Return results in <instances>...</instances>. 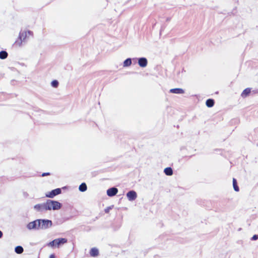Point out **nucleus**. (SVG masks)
Masks as SVG:
<instances>
[{"mask_svg":"<svg viewBox=\"0 0 258 258\" xmlns=\"http://www.w3.org/2000/svg\"><path fill=\"white\" fill-rule=\"evenodd\" d=\"M32 35V32L28 30V31H21L19 33L18 40H16L15 42V44L21 47L22 45L23 42H25L27 38L29 37V36Z\"/></svg>","mask_w":258,"mask_h":258,"instance_id":"nucleus-1","label":"nucleus"},{"mask_svg":"<svg viewBox=\"0 0 258 258\" xmlns=\"http://www.w3.org/2000/svg\"><path fill=\"white\" fill-rule=\"evenodd\" d=\"M52 225L51 220L48 219H39V230H45Z\"/></svg>","mask_w":258,"mask_h":258,"instance_id":"nucleus-2","label":"nucleus"},{"mask_svg":"<svg viewBox=\"0 0 258 258\" xmlns=\"http://www.w3.org/2000/svg\"><path fill=\"white\" fill-rule=\"evenodd\" d=\"M49 210H57L61 208V204L58 201L47 200Z\"/></svg>","mask_w":258,"mask_h":258,"instance_id":"nucleus-3","label":"nucleus"},{"mask_svg":"<svg viewBox=\"0 0 258 258\" xmlns=\"http://www.w3.org/2000/svg\"><path fill=\"white\" fill-rule=\"evenodd\" d=\"M67 242V239L64 238H60L55 239L52 241L50 242L48 245L50 246H59L60 244H64Z\"/></svg>","mask_w":258,"mask_h":258,"instance_id":"nucleus-4","label":"nucleus"},{"mask_svg":"<svg viewBox=\"0 0 258 258\" xmlns=\"http://www.w3.org/2000/svg\"><path fill=\"white\" fill-rule=\"evenodd\" d=\"M26 227L29 230H39V219H37L33 221L29 222L28 224H27Z\"/></svg>","mask_w":258,"mask_h":258,"instance_id":"nucleus-5","label":"nucleus"},{"mask_svg":"<svg viewBox=\"0 0 258 258\" xmlns=\"http://www.w3.org/2000/svg\"><path fill=\"white\" fill-rule=\"evenodd\" d=\"M61 192V189L59 188H55L54 189L52 190L51 191L48 193L46 194V197L49 198H53L55 196H57Z\"/></svg>","mask_w":258,"mask_h":258,"instance_id":"nucleus-6","label":"nucleus"},{"mask_svg":"<svg viewBox=\"0 0 258 258\" xmlns=\"http://www.w3.org/2000/svg\"><path fill=\"white\" fill-rule=\"evenodd\" d=\"M126 197L130 201H133L137 198V194L135 191L130 190L127 192Z\"/></svg>","mask_w":258,"mask_h":258,"instance_id":"nucleus-7","label":"nucleus"},{"mask_svg":"<svg viewBox=\"0 0 258 258\" xmlns=\"http://www.w3.org/2000/svg\"><path fill=\"white\" fill-rule=\"evenodd\" d=\"M118 192V189L115 187L109 188L107 190V195L109 197H113Z\"/></svg>","mask_w":258,"mask_h":258,"instance_id":"nucleus-8","label":"nucleus"},{"mask_svg":"<svg viewBox=\"0 0 258 258\" xmlns=\"http://www.w3.org/2000/svg\"><path fill=\"white\" fill-rule=\"evenodd\" d=\"M148 60L146 57H140L138 59V64L142 68H145L147 66Z\"/></svg>","mask_w":258,"mask_h":258,"instance_id":"nucleus-9","label":"nucleus"},{"mask_svg":"<svg viewBox=\"0 0 258 258\" xmlns=\"http://www.w3.org/2000/svg\"><path fill=\"white\" fill-rule=\"evenodd\" d=\"M169 92L171 93H174V94H183L184 93V91L183 89L181 88H173L171 89L169 91Z\"/></svg>","mask_w":258,"mask_h":258,"instance_id":"nucleus-10","label":"nucleus"},{"mask_svg":"<svg viewBox=\"0 0 258 258\" xmlns=\"http://www.w3.org/2000/svg\"><path fill=\"white\" fill-rule=\"evenodd\" d=\"M99 254L98 249L95 247L92 248L90 251V254L91 256L95 257Z\"/></svg>","mask_w":258,"mask_h":258,"instance_id":"nucleus-11","label":"nucleus"},{"mask_svg":"<svg viewBox=\"0 0 258 258\" xmlns=\"http://www.w3.org/2000/svg\"><path fill=\"white\" fill-rule=\"evenodd\" d=\"M251 89L249 88L245 89L242 92L241 96L243 98H245L250 93Z\"/></svg>","mask_w":258,"mask_h":258,"instance_id":"nucleus-12","label":"nucleus"},{"mask_svg":"<svg viewBox=\"0 0 258 258\" xmlns=\"http://www.w3.org/2000/svg\"><path fill=\"white\" fill-rule=\"evenodd\" d=\"M164 172L166 175L171 176L173 174V170L170 167H166L164 169Z\"/></svg>","mask_w":258,"mask_h":258,"instance_id":"nucleus-13","label":"nucleus"},{"mask_svg":"<svg viewBox=\"0 0 258 258\" xmlns=\"http://www.w3.org/2000/svg\"><path fill=\"white\" fill-rule=\"evenodd\" d=\"M214 100L213 99H208L206 102V105L208 107H212L214 105Z\"/></svg>","mask_w":258,"mask_h":258,"instance_id":"nucleus-14","label":"nucleus"},{"mask_svg":"<svg viewBox=\"0 0 258 258\" xmlns=\"http://www.w3.org/2000/svg\"><path fill=\"white\" fill-rule=\"evenodd\" d=\"M87 186L85 182L82 183L79 187V189L81 192H84L87 190Z\"/></svg>","mask_w":258,"mask_h":258,"instance_id":"nucleus-15","label":"nucleus"},{"mask_svg":"<svg viewBox=\"0 0 258 258\" xmlns=\"http://www.w3.org/2000/svg\"><path fill=\"white\" fill-rule=\"evenodd\" d=\"M232 182H233V187L234 190L237 192L239 191V188L237 185V182L236 179L235 178H233Z\"/></svg>","mask_w":258,"mask_h":258,"instance_id":"nucleus-16","label":"nucleus"},{"mask_svg":"<svg viewBox=\"0 0 258 258\" xmlns=\"http://www.w3.org/2000/svg\"><path fill=\"white\" fill-rule=\"evenodd\" d=\"M23 251L24 249L22 246L18 245L15 248V251L17 254H21Z\"/></svg>","mask_w":258,"mask_h":258,"instance_id":"nucleus-17","label":"nucleus"},{"mask_svg":"<svg viewBox=\"0 0 258 258\" xmlns=\"http://www.w3.org/2000/svg\"><path fill=\"white\" fill-rule=\"evenodd\" d=\"M8 54L6 51L2 50L0 51V58L4 59L8 57Z\"/></svg>","mask_w":258,"mask_h":258,"instance_id":"nucleus-18","label":"nucleus"},{"mask_svg":"<svg viewBox=\"0 0 258 258\" xmlns=\"http://www.w3.org/2000/svg\"><path fill=\"white\" fill-rule=\"evenodd\" d=\"M131 64H132V59L131 58H128L126 59L123 61V67H129L131 65Z\"/></svg>","mask_w":258,"mask_h":258,"instance_id":"nucleus-19","label":"nucleus"},{"mask_svg":"<svg viewBox=\"0 0 258 258\" xmlns=\"http://www.w3.org/2000/svg\"><path fill=\"white\" fill-rule=\"evenodd\" d=\"M41 205L42 211L49 210V206H48L47 201L45 203L41 204Z\"/></svg>","mask_w":258,"mask_h":258,"instance_id":"nucleus-20","label":"nucleus"},{"mask_svg":"<svg viewBox=\"0 0 258 258\" xmlns=\"http://www.w3.org/2000/svg\"><path fill=\"white\" fill-rule=\"evenodd\" d=\"M34 209L38 212H41L42 211L41 204H36L34 206Z\"/></svg>","mask_w":258,"mask_h":258,"instance_id":"nucleus-21","label":"nucleus"},{"mask_svg":"<svg viewBox=\"0 0 258 258\" xmlns=\"http://www.w3.org/2000/svg\"><path fill=\"white\" fill-rule=\"evenodd\" d=\"M58 82L56 80H53L51 82V85L53 88H57L58 86Z\"/></svg>","mask_w":258,"mask_h":258,"instance_id":"nucleus-22","label":"nucleus"},{"mask_svg":"<svg viewBox=\"0 0 258 258\" xmlns=\"http://www.w3.org/2000/svg\"><path fill=\"white\" fill-rule=\"evenodd\" d=\"M258 239V234L257 235H254L252 236V237L251 238V240H256Z\"/></svg>","mask_w":258,"mask_h":258,"instance_id":"nucleus-23","label":"nucleus"},{"mask_svg":"<svg viewBox=\"0 0 258 258\" xmlns=\"http://www.w3.org/2000/svg\"><path fill=\"white\" fill-rule=\"evenodd\" d=\"M111 209V208L110 207H107L106 209H105L104 212L106 213H109V212Z\"/></svg>","mask_w":258,"mask_h":258,"instance_id":"nucleus-24","label":"nucleus"},{"mask_svg":"<svg viewBox=\"0 0 258 258\" xmlns=\"http://www.w3.org/2000/svg\"><path fill=\"white\" fill-rule=\"evenodd\" d=\"M50 175V173L49 172H44V173H43L41 175V176L42 177H44V176H45L46 175Z\"/></svg>","mask_w":258,"mask_h":258,"instance_id":"nucleus-25","label":"nucleus"},{"mask_svg":"<svg viewBox=\"0 0 258 258\" xmlns=\"http://www.w3.org/2000/svg\"><path fill=\"white\" fill-rule=\"evenodd\" d=\"M49 258H55L54 254H51L49 256Z\"/></svg>","mask_w":258,"mask_h":258,"instance_id":"nucleus-26","label":"nucleus"},{"mask_svg":"<svg viewBox=\"0 0 258 258\" xmlns=\"http://www.w3.org/2000/svg\"><path fill=\"white\" fill-rule=\"evenodd\" d=\"M3 236V232L0 230V238L2 237Z\"/></svg>","mask_w":258,"mask_h":258,"instance_id":"nucleus-27","label":"nucleus"}]
</instances>
